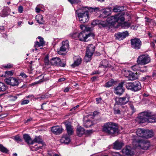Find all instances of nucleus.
Returning a JSON list of instances; mask_svg holds the SVG:
<instances>
[{
    "label": "nucleus",
    "mask_w": 156,
    "mask_h": 156,
    "mask_svg": "<svg viewBox=\"0 0 156 156\" xmlns=\"http://www.w3.org/2000/svg\"><path fill=\"white\" fill-rule=\"evenodd\" d=\"M102 131L108 135L113 136L118 134L119 132L116 123L110 122L104 124L102 127Z\"/></svg>",
    "instance_id": "nucleus-1"
},
{
    "label": "nucleus",
    "mask_w": 156,
    "mask_h": 156,
    "mask_svg": "<svg viewBox=\"0 0 156 156\" xmlns=\"http://www.w3.org/2000/svg\"><path fill=\"white\" fill-rule=\"evenodd\" d=\"M138 122L140 123L147 122H156V115H153L151 112H144L138 115Z\"/></svg>",
    "instance_id": "nucleus-2"
},
{
    "label": "nucleus",
    "mask_w": 156,
    "mask_h": 156,
    "mask_svg": "<svg viewBox=\"0 0 156 156\" xmlns=\"http://www.w3.org/2000/svg\"><path fill=\"white\" fill-rule=\"evenodd\" d=\"M86 8V7H81L76 12L79 21L82 23L87 22L89 20L88 12Z\"/></svg>",
    "instance_id": "nucleus-3"
},
{
    "label": "nucleus",
    "mask_w": 156,
    "mask_h": 156,
    "mask_svg": "<svg viewBox=\"0 0 156 156\" xmlns=\"http://www.w3.org/2000/svg\"><path fill=\"white\" fill-rule=\"evenodd\" d=\"M132 144L134 148L144 150H147L150 146V143L148 140L141 139H135L133 140Z\"/></svg>",
    "instance_id": "nucleus-4"
},
{
    "label": "nucleus",
    "mask_w": 156,
    "mask_h": 156,
    "mask_svg": "<svg viewBox=\"0 0 156 156\" xmlns=\"http://www.w3.org/2000/svg\"><path fill=\"white\" fill-rule=\"evenodd\" d=\"M124 15L122 13H119L114 16L108 17L106 20L108 23L113 25L119 21H124L125 19Z\"/></svg>",
    "instance_id": "nucleus-5"
},
{
    "label": "nucleus",
    "mask_w": 156,
    "mask_h": 156,
    "mask_svg": "<svg viewBox=\"0 0 156 156\" xmlns=\"http://www.w3.org/2000/svg\"><path fill=\"white\" fill-rule=\"evenodd\" d=\"M126 87L127 89L134 92L139 91L141 88L140 83L139 81L127 83L126 84Z\"/></svg>",
    "instance_id": "nucleus-6"
},
{
    "label": "nucleus",
    "mask_w": 156,
    "mask_h": 156,
    "mask_svg": "<svg viewBox=\"0 0 156 156\" xmlns=\"http://www.w3.org/2000/svg\"><path fill=\"white\" fill-rule=\"evenodd\" d=\"M95 50V46L93 44L88 45L87 48L86 55L84 58V61L87 62L91 59V57Z\"/></svg>",
    "instance_id": "nucleus-7"
},
{
    "label": "nucleus",
    "mask_w": 156,
    "mask_h": 156,
    "mask_svg": "<svg viewBox=\"0 0 156 156\" xmlns=\"http://www.w3.org/2000/svg\"><path fill=\"white\" fill-rule=\"evenodd\" d=\"M151 61L150 57L147 54L140 55L137 58V63L141 65H145L149 63Z\"/></svg>",
    "instance_id": "nucleus-8"
},
{
    "label": "nucleus",
    "mask_w": 156,
    "mask_h": 156,
    "mask_svg": "<svg viewBox=\"0 0 156 156\" xmlns=\"http://www.w3.org/2000/svg\"><path fill=\"white\" fill-rule=\"evenodd\" d=\"M50 63L52 65H55L64 67L66 65V62L63 61H61L59 58L55 57L52 58L50 61Z\"/></svg>",
    "instance_id": "nucleus-9"
},
{
    "label": "nucleus",
    "mask_w": 156,
    "mask_h": 156,
    "mask_svg": "<svg viewBox=\"0 0 156 156\" xmlns=\"http://www.w3.org/2000/svg\"><path fill=\"white\" fill-rule=\"evenodd\" d=\"M131 47L133 48L138 50L140 48L142 42L140 39L138 38H134L130 40Z\"/></svg>",
    "instance_id": "nucleus-10"
},
{
    "label": "nucleus",
    "mask_w": 156,
    "mask_h": 156,
    "mask_svg": "<svg viewBox=\"0 0 156 156\" xmlns=\"http://www.w3.org/2000/svg\"><path fill=\"white\" fill-rule=\"evenodd\" d=\"M114 100L117 104L123 105L126 104L129 101V97L127 96L121 98L116 97L114 98Z\"/></svg>",
    "instance_id": "nucleus-11"
},
{
    "label": "nucleus",
    "mask_w": 156,
    "mask_h": 156,
    "mask_svg": "<svg viewBox=\"0 0 156 156\" xmlns=\"http://www.w3.org/2000/svg\"><path fill=\"white\" fill-rule=\"evenodd\" d=\"M69 44L68 41L66 40L62 42V46L60 47L59 50L58 51V54L60 55H63V52L66 51L69 49Z\"/></svg>",
    "instance_id": "nucleus-12"
},
{
    "label": "nucleus",
    "mask_w": 156,
    "mask_h": 156,
    "mask_svg": "<svg viewBox=\"0 0 156 156\" xmlns=\"http://www.w3.org/2000/svg\"><path fill=\"white\" fill-rule=\"evenodd\" d=\"M5 81L8 84L13 86H18L19 84L18 80L13 77L6 78L5 80Z\"/></svg>",
    "instance_id": "nucleus-13"
},
{
    "label": "nucleus",
    "mask_w": 156,
    "mask_h": 156,
    "mask_svg": "<svg viewBox=\"0 0 156 156\" xmlns=\"http://www.w3.org/2000/svg\"><path fill=\"white\" fill-rule=\"evenodd\" d=\"M129 34L127 31H125L122 32H119L115 34L116 38L119 40H121L128 36Z\"/></svg>",
    "instance_id": "nucleus-14"
},
{
    "label": "nucleus",
    "mask_w": 156,
    "mask_h": 156,
    "mask_svg": "<svg viewBox=\"0 0 156 156\" xmlns=\"http://www.w3.org/2000/svg\"><path fill=\"white\" fill-rule=\"evenodd\" d=\"M91 34H87L86 32L83 31L79 34V39L81 41H86V39L90 37Z\"/></svg>",
    "instance_id": "nucleus-15"
},
{
    "label": "nucleus",
    "mask_w": 156,
    "mask_h": 156,
    "mask_svg": "<svg viewBox=\"0 0 156 156\" xmlns=\"http://www.w3.org/2000/svg\"><path fill=\"white\" fill-rule=\"evenodd\" d=\"M123 84L122 82L120 83L118 86L114 89V92L116 94L120 95L123 93L124 90L123 88Z\"/></svg>",
    "instance_id": "nucleus-16"
},
{
    "label": "nucleus",
    "mask_w": 156,
    "mask_h": 156,
    "mask_svg": "<svg viewBox=\"0 0 156 156\" xmlns=\"http://www.w3.org/2000/svg\"><path fill=\"white\" fill-rule=\"evenodd\" d=\"M141 65L137 63V64L131 66V69L134 71L140 70L142 72H144L146 71V66H144L143 67H140V65Z\"/></svg>",
    "instance_id": "nucleus-17"
},
{
    "label": "nucleus",
    "mask_w": 156,
    "mask_h": 156,
    "mask_svg": "<svg viewBox=\"0 0 156 156\" xmlns=\"http://www.w3.org/2000/svg\"><path fill=\"white\" fill-rule=\"evenodd\" d=\"M122 152L126 155L132 156L134 154V152L132 148L129 146H127L122 149Z\"/></svg>",
    "instance_id": "nucleus-18"
},
{
    "label": "nucleus",
    "mask_w": 156,
    "mask_h": 156,
    "mask_svg": "<svg viewBox=\"0 0 156 156\" xmlns=\"http://www.w3.org/2000/svg\"><path fill=\"white\" fill-rule=\"evenodd\" d=\"M63 129L59 126H55L51 127V131L54 134L59 135L62 133Z\"/></svg>",
    "instance_id": "nucleus-19"
},
{
    "label": "nucleus",
    "mask_w": 156,
    "mask_h": 156,
    "mask_svg": "<svg viewBox=\"0 0 156 156\" xmlns=\"http://www.w3.org/2000/svg\"><path fill=\"white\" fill-rule=\"evenodd\" d=\"M101 11L100 17L102 18H104L107 17L110 14L111 9H101Z\"/></svg>",
    "instance_id": "nucleus-20"
},
{
    "label": "nucleus",
    "mask_w": 156,
    "mask_h": 156,
    "mask_svg": "<svg viewBox=\"0 0 156 156\" xmlns=\"http://www.w3.org/2000/svg\"><path fill=\"white\" fill-rule=\"evenodd\" d=\"M73 60L74 62L71 65V66L73 67L78 66L81 64L82 62L81 58L79 56H74Z\"/></svg>",
    "instance_id": "nucleus-21"
},
{
    "label": "nucleus",
    "mask_w": 156,
    "mask_h": 156,
    "mask_svg": "<svg viewBox=\"0 0 156 156\" xmlns=\"http://www.w3.org/2000/svg\"><path fill=\"white\" fill-rule=\"evenodd\" d=\"M37 38L40 40L39 42H35L34 47L36 48L43 46L45 44V42L44 41L43 38L40 36H38Z\"/></svg>",
    "instance_id": "nucleus-22"
},
{
    "label": "nucleus",
    "mask_w": 156,
    "mask_h": 156,
    "mask_svg": "<svg viewBox=\"0 0 156 156\" xmlns=\"http://www.w3.org/2000/svg\"><path fill=\"white\" fill-rule=\"evenodd\" d=\"M10 9L8 7H5L0 14L2 17H5L8 15L10 13Z\"/></svg>",
    "instance_id": "nucleus-23"
},
{
    "label": "nucleus",
    "mask_w": 156,
    "mask_h": 156,
    "mask_svg": "<svg viewBox=\"0 0 156 156\" xmlns=\"http://www.w3.org/2000/svg\"><path fill=\"white\" fill-rule=\"evenodd\" d=\"M126 74V76L129 79V80H135L136 77L134 73L132 72L131 71H125Z\"/></svg>",
    "instance_id": "nucleus-24"
},
{
    "label": "nucleus",
    "mask_w": 156,
    "mask_h": 156,
    "mask_svg": "<svg viewBox=\"0 0 156 156\" xmlns=\"http://www.w3.org/2000/svg\"><path fill=\"white\" fill-rule=\"evenodd\" d=\"M113 144V148L116 150L120 149L124 145L122 142L118 140L115 141Z\"/></svg>",
    "instance_id": "nucleus-25"
},
{
    "label": "nucleus",
    "mask_w": 156,
    "mask_h": 156,
    "mask_svg": "<svg viewBox=\"0 0 156 156\" xmlns=\"http://www.w3.org/2000/svg\"><path fill=\"white\" fill-rule=\"evenodd\" d=\"M23 138L25 141L28 144H33V140H32L30 137L27 134L23 135Z\"/></svg>",
    "instance_id": "nucleus-26"
},
{
    "label": "nucleus",
    "mask_w": 156,
    "mask_h": 156,
    "mask_svg": "<svg viewBox=\"0 0 156 156\" xmlns=\"http://www.w3.org/2000/svg\"><path fill=\"white\" fill-rule=\"evenodd\" d=\"M85 133L84 128L80 126H78L76 129V133L78 136H81Z\"/></svg>",
    "instance_id": "nucleus-27"
},
{
    "label": "nucleus",
    "mask_w": 156,
    "mask_h": 156,
    "mask_svg": "<svg viewBox=\"0 0 156 156\" xmlns=\"http://www.w3.org/2000/svg\"><path fill=\"white\" fill-rule=\"evenodd\" d=\"M70 141V137L66 135L63 136L61 140V141L62 143L66 144H68Z\"/></svg>",
    "instance_id": "nucleus-28"
},
{
    "label": "nucleus",
    "mask_w": 156,
    "mask_h": 156,
    "mask_svg": "<svg viewBox=\"0 0 156 156\" xmlns=\"http://www.w3.org/2000/svg\"><path fill=\"white\" fill-rule=\"evenodd\" d=\"M43 19L42 16L40 14L37 15L36 16V20L40 24H43L44 23V21Z\"/></svg>",
    "instance_id": "nucleus-29"
},
{
    "label": "nucleus",
    "mask_w": 156,
    "mask_h": 156,
    "mask_svg": "<svg viewBox=\"0 0 156 156\" xmlns=\"http://www.w3.org/2000/svg\"><path fill=\"white\" fill-rule=\"evenodd\" d=\"M66 126L68 134L69 135H72L73 133L72 126L69 124H66Z\"/></svg>",
    "instance_id": "nucleus-30"
},
{
    "label": "nucleus",
    "mask_w": 156,
    "mask_h": 156,
    "mask_svg": "<svg viewBox=\"0 0 156 156\" xmlns=\"http://www.w3.org/2000/svg\"><path fill=\"white\" fill-rule=\"evenodd\" d=\"M153 133L151 130H145L144 132V138H148L153 136Z\"/></svg>",
    "instance_id": "nucleus-31"
},
{
    "label": "nucleus",
    "mask_w": 156,
    "mask_h": 156,
    "mask_svg": "<svg viewBox=\"0 0 156 156\" xmlns=\"http://www.w3.org/2000/svg\"><path fill=\"white\" fill-rule=\"evenodd\" d=\"M145 130L143 129L139 128L137 129L136 131V134L139 136L144 138Z\"/></svg>",
    "instance_id": "nucleus-32"
},
{
    "label": "nucleus",
    "mask_w": 156,
    "mask_h": 156,
    "mask_svg": "<svg viewBox=\"0 0 156 156\" xmlns=\"http://www.w3.org/2000/svg\"><path fill=\"white\" fill-rule=\"evenodd\" d=\"M32 141L33 142V144L34 143H37L38 144L44 143L40 136H36Z\"/></svg>",
    "instance_id": "nucleus-33"
},
{
    "label": "nucleus",
    "mask_w": 156,
    "mask_h": 156,
    "mask_svg": "<svg viewBox=\"0 0 156 156\" xmlns=\"http://www.w3.org/2000/svg\"><path fill=\"white\" fill-rule=\"evenodd\" d=\"M124 10L123 7H120L119 6H116L114 7L113 11L115 12H121Z\"/></svg>",
    "instance_id": "nucleus-34"
},
{
    "label": "nucleus",
    "mask_w": 156,
    "mask_h": 156,
    "mask_svg": "<svg viewBox=\"0 0 156 156\" xmlns=\"http://www.w3.org/2000/svg\"><path fill=\"white\" fill-rule=\"evenodd\" d=\"M108 62L106 60H104L101 62L99 67H100L106 68L108 66Z\"/></svg>",
    "instance_id": "nucleus-35"
},
{
    "label": "nucleus",
    "mask_w": 156,
    "mask_h": 156,
    "mask_svg": "<svg viewBox=\"0 0 156 156\" xmlns=\"http://www.w3.org/2000/svg\"><path fill=\"white\" fill-rule=\"evenodd\" d=\"M7 88V87L4 83L0 82V91H5Z\"/></svg>",
    "instance_id": "nucleus-36"
},
{
    "label": "nucleus",
    "mask_w": 156,
    "mask_h": 156,
    "mask_svg": "<svg viewBox=\"0 0 156 156\" xmlns=\"http://www.w3.org/2000/svg\"><path fill=\"white\" fill-rule=\"evenodd\" d=\"M89 11L90 12H98L101 10V8L99 7L91 8L89 7L87 8Z\"/></svg>",
    "instance_id": "nucleus-37"
},
{
    "label": "nucleus",
    "mask_w": 156,
    "mask_h": 156,
    "mask_svg": "<svg viewBox=\"0 0 156 156\" xmlns=\"http://www.w3.org/2000/svg\"><path fill=\"white\" fill-rule=\"evenodd\" d=\"M79 32L75 31L70 34V36L72 38L75 39H79Z\"/></svg>",
    "instance_id": "nucleus-38"
},
{
    "label": "nucleus",
    "mask_w": 156,
    "mask_h": 156,
    "mask_svg": "<svg viewBox=\"0 0 156 156\" xmlns=\"http://www.w3.org/2000/svg\"><path fill=\"white\" fill-rule=\"evenodd\" d=\"M0 151L4 153H7L9 150L2 145L0 144Z\"/></svg>",
    "instance_id": "nucleus-39"
},
{
    "label": "nucleus",
    "mask_w": 156,
    "mask_h": 156,
    "mask_svg": "<svg viewBox=\"0 0 156 156\" xmlns=\"http://www.w3.org/2000/svg\"><path fill=\"white\" fill-rule=\"evenodd\" d=\"M13 139L18 143L21 142L22 141V140L19 135H17L13 136Z\"/></svg>",
    "instance_id": "nucleus-40"
},
{
    "label": "nucleus",
    "mask_w": 156,
    "mask_h": 156,
    "mask_svg": "<svg viewBox=\"0 0 156 156\" xmlns=\"http://www.w3.org/2000/svg\"><path fill=\"white\" fill-rule=\"evenodd\" d=\"M114 82L115 81L113 80L112 79L106 83L105 86L107 87H110L113 85Z\"/></svg>",
    "instance_id": "nucleus-41"
},
{
    "label": "nucleus",
    "mask_w": 156,
    "mask_h": 156,
    "mask_svg": "<svg viewBox=\"0 0 156 156\" xmlns=\"http://www.w3.org/2000/svg\"><path fill=\"white\" fill-rule=\"evenodd\" d=\"M92 125L93 124L92 122L90 120L87 121L84 124V126L87 128L89 127Z\"/></svg>",
    "instance_id": "nucleus-42"
},
{
    "label": "nucleus",
    "mask_w": 156,
    "mask_h": 156,
    "mask_svg": "<svg viewBox=\"0 0 156 156\" xmlns=\"http://www.w3.org/2000/svg\"><path fill=\"white\" fill-rule=\"evenodd\" d=\"M41 144V146H37V145H35L34 148H35V151H38V150H40L41 149H43L44 147H45V144L44 143Z\"/></svg>",
    "instance_id": "nucleus-43"
},
{
    "label": "nucleus",
    "mask_w": 156,
    "mask_h": 156,
    "mask_svg": "<svg viewBox=\"0 0 156 156\" xmlns=\"http://www.w3.org/2000/svg\"><path fill=\"white\" fill-rule=\"evenodd\" d=\"M122 27L124 29L129 28L130 26V24L128 22H125L122 24Z\"/></svg>",
    "instance_id": "nucleus-44"
},
{
    "label": "nucleus",
    "mask_w": 156,
    "mask_h": 156,
    "mask_svg": "<svg viewBox=\"0 0 156 156\" xmlns=\"http://www.w3.org/2000/svg\"><path fill=\"white\" fill-rule=\"evenodd\" d=\"M44 63L46 66H48L50 62L48 59V56H46L44 59Z\"/></svg>",
    "instance_id": "nucleus-45"
},
{
    "label": "nucleus",
    "mask_w": 156,
    "mask_h": 156,
    "mask_svg": "<svg viewBox=\"0 0 156 156\" xmlns=\"http://www.w3.org/2000/svg\"><path fill=\"white\" fill-rule=\"evenodd\" d=\"M72 4L78 3L80 1L79 0H68Z\"/></svg>",
    "instance_id": "nucleus-46"
},
{
    "label": "nucleus",
    "mask_w": 156,
    "mask_h": 156,
    "mask_svg": "<svg viewBox=\"0 0 156 156\" xmlns=\"http://www.w3.org/2000/svg\"><path fill=\"white\" fill-rule=\"evenodd\" d=\"M13 66V65L10 63L7 64L6 65L3 66L4 68H10L12 67Z\"/></svg>",
    "instance_id": "nucleus-47"
},
{
    "label": "nucleus",
    "mask_w": 156,
    "mask_h": 156,
    "mask_svg": "<svg viewBox=\"0 0 156 156\" xmlns=\"http://www.w3.org/2000/svg\"><path fill=\"white\" fill-rule=\"evenodd\" d=\"M29 102V101L27 100H23L21 102V105H23L27 104Z\"/></svg>",
    "instance_id": "nucleus-48"
},
{
    "label": "nucleus",
    "mask_w": 156,
    "mask_h": 156,
    "mask_svg": "<svg viewBox=\"0 0 156 156\" xmlns=\"http://www.w3.org/2000/svg\"><path fill=\"white\" fill-rule=\"evenodd\" d=\"M19 76H22L23 78H25L27 77V75L24 73H21Z\"/></svg>",
    "instance_id": "nucleus-49"
},
{
    "label": "nucleus",
    "mask_w": 156,
    "mask_h": 156,
    "mask_svg": "<svg viewBox=\"0 0 156 156\" xmlns=\"http://www.w3.org/2000/svg\"><path fill=\"white\" fill-rule=\"evenodd\" d=\"M23 7L22 6H20L18 8V12L20 13H22L23 12Z\"/></svg>",
    "instance_id": "nucleus-50"
},
{
    "label": "nucleus",
    "mask_w": 156,
    "mask_h": 156,
    "mask_svg": "<svg viewBox=\"0 0 156 156\" xmlns=\"http://www.w3.org/2000/svg\"><path fill=\"white\" fill-rule=\"evenodd\" d=\"M5 73L6 74L10 76H12L13 74V72L12 71H6Z\"/></svg>",
    "instance_id": "nucleus-51"
},
{
    "label": "nucleus",
    "mask_w": 156,
    "mask_h": 156,
    "mask_svg": "<svg viewBox=\"0 0 156 156\" xmlns=\"http://www.w3.org/2000/svg\"><path fill=\"white\" fill-rule=\"evenodd\" d=\"M20 95H21V94H18L17 95L12 96L11 97H12V100L13 101H15L16 100L17 98V96H19Z\"/></svg>",
    "instance_id": "nucleus-52"
},
{
    "label": "nucleus",
    "mask_w": 156,
    "mask_h": 156,
    "mask_svg": "<svg viewBox=\"0 0 156 156\" xmlns=\"http://www.w3.org/2000/svg\"><path fill=\"white\" fill-rule=\"evenodd\" d=\"M120 111L119 109H114V113L115 114H119L120 113Z\"/></svg>",
    "instance_id": "nucleus-53"
},
{
    "label": "nucleus",
    "mask_w": 156,
    "mask_h": 156,
    "mask_svg": "<svg viewBox=\"0 0 156 156\" xmlns=\"http://www.w3.org/2000/svg\"><path fill=\"white\" fill-rule=\"evenodd\" d=\"M113 155L114 156H122L120 155L119 153L114 152L113 153Z\"/></svg>",
    "instance_id": "nucleus-54"
},
{
    "label": "nucleus",
    "mask_w": 156,
    "mask_h": 156,
    "mask_svg": "<svg viewBox=\"0 0 156 156\" xmlns=\"http://www.w3.org/2000/svg\"><path fill=\"white\" fill-rule=\"evenodd\" d=\"M38 6H37L35 8L36 12L37 13H39L41 11L40 9Z\"/></svg>",
    "instance_id": "nucleus-55"
},
{
    "label": "nucleus",
    "mask_w": 156,
    "mask_h": 156,
    "mask_svg": "<svg viewBox=\"0 0 156 156\" xmlns=\"http://www.w3.org/2000/svg\"><path fill=\"white\" fill-rule=\"evenodd\" d=\"M138 27L136 25L132 26L131 27V28L134 30H136L137 28Z\"/></svg>",
    "instance_id": "nucleus-56"
},
{
    "label": "nucleus",
    "mask_w": 156,
    "mask_h": 156,
    "mask_svg": "<svg viewBox=\"0 0 156 156\" xmlns=\"http://www.w3.org/2000/svg\"><path fill=\"white\" fill-rule=\"evenodd\" d=\"M101 98H96V100L98 103H100L101 101Z\"/></svg>",
    "instance_id": "nucleus-57"
},
{
    "label": "nucleus",
    "mask_w": 156,
    "mask_h": 156,
    "mask_svg": "<svg viewBox=\"0 0 156 156\" xmlns=\"http://www.w3.org/2000/svg\"><path fill=\"white\" fill-rule=\"evenodd\" d=\"M80 29L83 30H84L85 29L86 27L83 25H81L80 26Z\"/></svg>",
    "instance_id": "nucleus-58"
},
{
    "label": "nucleus",
    "mask_w": 156,
    "mask_h": 156,
    "mask_svg": "<svg viewBox=\"0 0 156 156\" xmlns=\"http://www.w3.org/2000/svg\"><path fill=\"white\" fill-rule=\"evenodd\" d=\"M44 81V80L41 79V80H40L39 81H37V82L34 83L35 84H38V83H41Z\"/></svg>",
    "instance_id": "nucleus-59"
},
{
    "label": "nucleus",
    "mask_w": 156,
    "mask_h": 156,
    "mask_svg": "<svg viewBox=\"0 0 156 156\" xmlns=\"http://www.w3.org/2000/svg\"><path fill=\"white\" fill-rule=\"evenodd\" d=\"M65 80V78L64 77H62V78L59 79H58V81L59 82H62V81H64Z\"/></svg>",
    "instance_id": "nucleus-60"
},
{
    "label": "nucleus",
    "mask_w": 156,
    "mask_h": 156,
    "mask_svg": "<svg viewBox=\"0 0 156 156\" xmlns=\"http://www.w3.org/2000/svg\"><path fill=\"white\" fill-rule=\"evenodd\" d=\"M69 90V88L68 87H66L64 90V91L65 92H68Z\"/></svg>",
    "instance_id": "nucleus-61"
},
{
    "label": "nucleus",
    "mask_w": 156,
    "mask_h": 156,
    "mask_svg": "<svg viewBox=\"0 0 156 156\" xmlns=\"http://www.w3.org/2000/svg\"><path fill=\"white\" fill-rule=\"evenodd\" d=\"M148 34L150 37H152L153 38V37L154 36L152 35V34L150 32H149Z\"/></svg>",
    "instance_id": "nucleus-62"
},
{
    "label": "nucleus",
    "mask_w": 156,
    "mask_h": 156,
    "mask_svg": "<svg viewBox=\"0 0 156 156\" xmlns=\"http://www.w3.org/2000/svg\"><path fill=\"white\" fill-rule=\"evenodd\" d=\"M153 77H156V71H154L153 73Z\"/></svg>",
    "instance_id": "nucleus-63"
},
{
    "label": "nucleus",
    "mask_w": 156,
    "mask_h": 156,
    "mask_svg": "<svg viewBox=\"0 0 156 156\" xmlns=\"http://www.w3.org/2000/svg\"><path fill=\"white\" fill-rule=\"evenodd\" d=\"M153 39L155 41V42L156 43V36H154L153 37Z\"/></svg>",
    "instance_id": "nucleus-64"
}]
</instances>
